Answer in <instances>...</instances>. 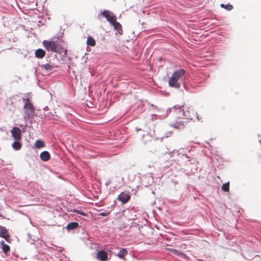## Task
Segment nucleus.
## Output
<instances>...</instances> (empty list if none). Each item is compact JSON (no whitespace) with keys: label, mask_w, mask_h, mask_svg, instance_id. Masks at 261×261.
<instances>
[{"label":"nucleus","mask_w":261,"mask_h":261,"mask_svg":"<svg viewBox=\"0 0 261 261\" xmlns=\"http://www.w3.org/2000/svg\"><path fill=\"white\" fill-rule=\"evenodd\" d=\"M178 113H181L182 115V119L186 120L188 122L189 120H193L194 117L197 116V114L192 109L189 107H185L179 105L174 106L173 107Z\"/></svg>","instance_id":"f257e3e1"},{"label":"nucleus","mask_w":261,"mask_h":261,"mask_svg":"<svg viewBox=\"0 0 261 261\" xmlns=\"http://www.w3.org/2000/svg\"><path fill=\"white\" fill-rule=\"evenodd\" d=\"M22 100L24 102L23 109L24 111L23 117L25 120H29L34 117L35 108L29 97L23 98Z\"/></svg>","instance_id":"f03ea898"},{"label":"nucleus","mask_w":261,"mask_h":261,"mask_svg":"<svg viewBox=\"0 0 261 261\" xmlns=\"http://www.w3.org/2000/svg\"><path fill=\"white\" fill-rule=\"evenodd\" d=\"M42 44L47 50L57 53L59 52L57 49L59 44L57 42L43 40Z\"/></svg>","instance_id":"7ed1b4c3"},{"label":"nucleus","mask_w":261,"mask_h":261,"mask_svg":"<svg viewBox=\"0 0 261 261\" xmlns=\"http://www.w3.org/2000/svg\"><path fill=\"white\" fill-rule=\"evenodd\" d=\"M168 85L169 87L174 88L176 89H180L182 90V88H186L184 82L181 83L180 81L176 79L173 76H171L169 80Z\"/></svg>","instance_id":"20e7f679"},{"label":"nucleus","mask_w":261,"mask_h":261,"mask_svg":"<svg viewBox=\"0 0 261 261\" xmlns=\"http://www.w3.org/2000/svg\"><path fill=\"white\" fill-rule=\"evenodd\" d=\"M102 15L106 18L107 20L111 24H112L116 21V17L110 11L106 10L101 12L98 15L99 17L100 15Z\"/></svg>","instance_id":"39448f33"},{"label":"nucleus","mask_w":261,"mask_h":261,"mask_svg":"<svg viewBox=\"0 0 261 261\" xmlns=\"http://www.w3.org/2000/svg\"><path fill=\"white\" fill-rule=\"evenodd\" d=\"M186 73V70L184 69H179L174 71L172 76L180 81L181 83L184 82L182 77Z\"/></svg>","instance_id":"423d86ee"},{"label":"nucleus","mask_w":261,"mask_h":261,"mask_svg":"<svg viewBox=\"0 0 261 261\" xmlns=\"http://www.w3.org/2000/svg\"><path fill=\"white\" fill-rule=\"evenodd\" d=\"M96 258L99 261H108L110 259L108 253L104 250H100L97 251Z\"/></svg>","instance_id":"0eeeda50"},{"label":"nucleus","mask_w":261,"mask_h":261,"mask_svg":"<svg viewBox=\"0 0 261 261\" xmlns=\"http://www.w3.org/2000/svg\"><path fill=\"white\" fill-rule=\"evenodd\" d=\"M12 136L16 140H20L21 138V132L18 127H14L11 130Z\"/></svg>","instance_id":"6e6552de"},{"label":"nucleus","mask_w":261,"mask_h":261,"mask_svg":"<svg viewBox=\"0 0 261 261\" xmlns=\"http://www.w3.org/2000/svg\"><path fill=\"white\" fill-rule=\"evenodd\" d=\"M130 196L129 194L121 192L118 196L117 199L120 201L122 203L125 204L128 202V201L130 199Z\"/></svg>","instance_id":"1a4fd4ad"},{"label":"nucleus","mask_w":261,"mask_h":261,"mask_svg":"<svg viewBox=\"0 0 261 261\" xmlns=\"http://www.w3.org/2000/svg\"><path fill=\"white\" fill-rule=\"evenodd\" d=\"M188 122L187 121L181 120L180 121H175L172 125V126L175 128L182 129L184 128L185 125Z\"/></svg>","instance_id":"9d476101"},{"label":"nucleus","mask_w":261,"mask_h":261,"mask_svg":"<svg viewBox=\"0 0 261 261\" xmlns=\"http://www.w3.org/2000/svg\"><path fill=\"white\" fill-rule=\"evenodd\" d=\"M79 226V224L76 222H72L67 224L66 226V229L70 231L77 228Z\"/></svg>","instance_id":"9b49d317"},{"label":"nucleus","mask_w":261,"mask_h":261,"mask_svg":"<svg viewBox=\"0 0 261 261\" xmlns=\"http://www.w3.org/2000/svg\"><path fill=\"white\" fill-rule=\"evenodd\" d=\"M40 158L43 161H47L50 158V154L47 151H43L40 154Z\"/></svg>","instance_id":"f8f14e48"},{"label":"nucleus","mask_w":261,"mask_h":261,"mask_svg":"<svg viewBox=\"0 0 261 261\" xmlns=\"http://www.w3.org/2000/svg\"><path fill=\"white\" fill-rule=\"evenodd\" d=\"M35 55L38 59H42L45 55V51L43 49L38 48L35 51Z\"/></svg>","instance_id":"ddd939ff"},{"label":"nucleus","mask_w":261,"mask_h":261,"mask_svg":"<svg viewBox=\"0 0 261 261\" xmlns=\"http://www.w3.org/2000/svg\"><path fill=\"white\" fill-rule=\"evenodd\" d=\"M112 25L114 27L115 30H116L118 33L120 35L122 34V26L119 22H117L116 20Z\"/></svg>","instance_id":"4468645a"},{"label":"nucleus","mask_w":261,"mask_h":261,"mask_svg":"<svg viewBox=\"0 0 261 261\" xmlns=\"http://www.w3.org/2000/svg\"><path fill=\"white\" fill-rule=\"evenodd\" d=\"M1 245L2 246V249L3 252L7 255L8 253L10 251V247L8 245L5 243L4 241H2L0 242Z\"/></svg>","instance_id":"2eb2a0df"},{"label":"nucleus","mask_w":261,"mask_h":261,"mask_svg":"<svg viewBox=\"0 0 261 261\" xmlns=\"http://www.w3.org/2000/svg\"><path fill=\"white\" fill-rule=\"evenodd\" d=\"M2 232V236H0V237L5 239L6 241L8 242L10 235L5 227L3 226Z\"/></svg>","instance_id":"dca6fc26"},{"label":"nucleus","mask_w":261,"mask_h":261,"mask_svg":"<svg viewBox=\"0 0 261 261\" xmlns=\"http://www.w3.org/2000/svg\"><path fill=\"white\" fill-rule=\"evenodd\" d=\"M12 147L15 150H19L22 147V144L19 140H14V141L12 144Z\"/></svg>","instance_id":"f3484780"},{"label":"nucleus","mask_w":261,"mask_h":261,"mask_svg":"<svg viewBox=\"0 0 261 261\" xmlns=\"http://www.w3.org/2000/svg\"><path fill=\"white\" fill-rule=\"evenodd\" d=\"M40 66L42 69H45L46 71H51L54 67L53 64H51L50 63L42 64Z\"/></svg>","instance_id":"a211bd4d"},{"label":"nucleus","mask_w":261,"mask_h":261,"mask_svg":"<svg viewBox=\"0 0 261 261\" xmlns=\"http://www.w3.org/2000/svg\"><path fill=\"white\" fill-rule=\"evenodd\" d=\"M127 254V251L126 248L121 249L117 254V256L120 258H123Z\"/></svg>","instance_id":"6ab92c4d"},{"label":"nucleus","mask_w":261,"mask_h":261,"mask_svg":"<svg viewBox=\"0 0 261 261\" xmlns=\"http://www.w3.org/2000/svg\"><path fill=\"white\" fill-rule=\"evenodd\" d=\"M95 41L91 36H88L87 40V44L88 46H94L95 45Z\"/></svg>","instance_id":"aec40b11"},{"label":"nucleus","mask_w":261,"mask_h":261,"mask_svg":"<svg viewBox=\"0 0 261 261\" xmlns=\"http://www.w3.org/2000/svg\"><path fill=\"white\" fill-rule=\"evenodd\" d=\"M44 146L45 143L41 140H37L35 143V147L38 149L41 148Z\"/></svg>","instance_id":"412c9836"},{"label":"nucleus","mask_w":261,"mask_h":261,"mask_svg":"<svg viewBox=\"0 0 261 261\" xmlns=\"http://www.w3.org/2000/svg\"><path fill=\"white\" fill-rule=\"evenodd\" d=\"M168 154L170 155L171 158H175L176 156L179 155L180 153L178 150H173V151L169 152Z\"/></svg>","instance_id":"4be33fe9"},{"label":"nucleus","mask_w":261,"mask_h":261,"mask_svg":"<svg viewBox=\"0 0 261 261\" xmlns=\"http://www.w3.org/2000/svg\"><path fill=\"white\" fill-rule=\"evenodd\" d=\"M27 240L31 244H33L35 242V239L32 238V236L30 233L27 234Z\"/></svg>","instance_id":"5701e85b"},{"label":"nucleus","mask_w":261,"mask_h":261,"mask_svg":"<svg viewBox=\"0 0 261 261\" xmlns=\"http://www.w3.org/2000/svg\"><path fill=\"white\" fill-rule=\"evenodd\" d=\"M222 190L224 192H228L229 190V182L224 184L222 187Z\"/></svg>","instance_id":"b1692460"},{"label":"nucleus","mask_w":261,"mask_h":261,"mask_svg":"<svg viewBox=\"0 0 261 261\" xmlns=\"http://www.w3.org/2000/svg\"><path fill=\"white\" fill-rule=\"evenodd\" d=\"M220 6H221V7H222L223 8H225V9H226L228 11H230L233 9L232 5H231L229 4H226V5H225L224 4H221Z\"/></svg>","instance_id":"393cba45"},{"label":"nucleus","mask_w":261,"mask_h":261,"mask_svg":"<svg viewBox=\"0 0 261 261\" xmlns=\"http://www.w3.org/2000/svg\"><path fill=\"white\" fill-rule=\"evenodd\" d=\"M70 211H72V212H75V213H77V214H80L82 216H87V214L81 210H76V209H73V210H71Z\"/></svg>","instance_id":"a878e982"},{"label":"nucleus","mask_w":261,"mask_h":261,"mask_svg":"<svg viewBox=\"0 0 261 261\" xmlns=\"http://www.w3.org/2000/svg\"><path fill=\"white\" fill-rule=\"evenodd\" d=\"M146 132H147V134L146 135H142V138H144L145 136H146L148 138L149 140H151L152 138V135L151 134V132L149 133L147 132V130H146Z\"/></svg>","instance_id":"bb28decb"},{"label":"nucleus","mask_w":261,"mask_h":261,"mask_svg":"<svg viewBox=\"0 0 261 261\" xmlns=\"http://www.w3.org/2000/svg\"><path fill=\"white\" fill-rule=\"evenodd\" d=\"M109 214H110V212L105 211V212L100 213L99 214V215L101 216L105 217V216L109 215Z\"/></svg>","instance_id":"cd10ccee"},{"label":"nucleus","mask_w":261,"mask_h":261,"mask_svg":"<svg viewBox=\"0 0 261 261\" xmlns=\"http://www.w3.org/2000/svg\"><path fill=\"white\" fill-rule=\"evenodd\" d=\"M55 116V114H53L51 112L47 113L46 117L49 119L51 120V117Z\"/></svg>","instance_id":"c85d7f7f"},{"label":"nucleus","mask_w":261,"mask_h":261,"mask_svg":"<svg viewBox=\"0 0 261 261\" xmlns=\"http://www.w3.org/2000/svg\"><path fill=\"white\" fill-rule=\"evenodd\" d=\"M56 112H55V114ZM58 116L55 114V116H53L52 118H51V120H57L58 119Z\"/></svg>","instance_id":"c756f323"},{"label":"nucleus","mask_w":261,"mask_h":261,"mask_svg":"<svg viewBox=\"0 0 261 261\" xmlns=\"http://www.w3.org/2000/svg\"><path fill=\"white\" fill-rule=\"evenodd\" d=\"M171 252L174 253L175 254H177L178 251L174 249H169Z\"/></svg>","instance_id":"7c9ffc66"},{"label":"nucleus","mask_w":261,"mask_h":261,"mask_svg":"<svg viewBox=\"0 0 261 261\" xmlns=\"http://www.w3.org/2000/svg\"><path fill=\"white\" fill-rule=\"evenodd\" d=\"M33 70L34 71V74L37 76V69L36 67H34L33 69Z\"/></svg>","instance_id":"2f4dec72"},{"label":"nucleus","mask_w":261,"mask_h":261,"mask_svg":"<svg viewBox=\"0 0 261 261\" xmlns=\"http://www.w3.org/2000/svg\"><path fill=\"white\" fill-rule=\"evenodd\" d=\"M151 106L154 108V109H156L157 111H160L161 110L158 109L155 106L153 105V104L151 105Z\"/></svg>","instance_id":"473e14b6"},{"label":"nucleus","mask_w":261,"mask_h":261,"mask_svg":"<svg viewBox=\"0 0 261 261\" xmlns=\"http://www.w3.org/2000/svg\"><path fill=\"white\" fill-rule=\"evenodd\" d=\"M170 112H171V110H170V109H168V110H167V111H166V114H166V115H167L168 113H170Z\"/></svg>","instance_id":"72a5a7b5"},{"label":"nucleus","mask_w":261,"mask_h":261,"mask_svg":"<svg viewBox=\"0 0 261 261\" xmlns=\"http://www.w3.org/2000/svg\"><path fill=\"white\" fill-rule=\"evenodd\" d=\"M2 228H3V226H0V236H2Z\"/></svg>","instance_id":"f704fd0d"},{"label":"nucleus","mask_w":261,"mask_h":261,"mask_svg":"<svg viewBox=\"0 0 261 261\" xmlns=\"http://www.w3.org/2000/svg\"><path fill=\"white\" fill-rule=\"evenodd\" d=\"M142 130V129H141V128H138V127H136V130L137 132H138V131H139V130Z\"/></svg>","instance_id":"c9c22d12"},{"label":"nucleus","mask_w":261,"mask_h":261,"mask_svg":"<svg viewBox=\"0 0 261 261\" xmlns=\"http://www.w3.org/2000/svg\"><path fill=\"white\" fill-rule=\"evenodd\" d=\"M157 116L156 115L152 114V115H151V120H153V117H154V116Z\"/></svg>","instance_id":"e433bc0d"},{"label":"nucleus","mask_w":261,"mask_h":261,"mask_svg":"<svg viewBox=\"0 0 261 261\" xmlns=\"http://www.w3.org/2000/svg\"><path fill=\"white\" fill-rule=\"evenodd\" d=\"M109 185V182H107L106 183V185Z\"/></svg>","instance_id":"4c0bfd02"},{"label":"nucleus","mask_w":261,"mask_h":261,"mask_svg":"<svg viewBox=\"0 0 261 261\" xmlns=\"http://www.w3.org/2000/svg\"><path fill=\"white\" fill-rule=\"evenodd\" d=\"M66 53H67V50H65V54H66Z\"/></svg>","instance_id":"58836bf2"},{"label":"nucleus","mask_w":261,"mask_h":261,"mask_svg":"<svg viewBox=\"0 0 261 261\" xmlns=\"http://www.w3.org/2000/svg\"><path fill=\"white\" fill-rule=\"evenodd\" d=\"M187 158H189V156L187 155H185Z\"/></svg>","instance_id":"ea45409f"},{"label":"nucleus","mask_w":261,"mask_h":261,"mask_svg":"<svg viewBox=\"0 0 261 261\" xmlns=\"http://www.w3.org/2000/svg\"><path fill=\"white\" fill-rule=\"evenodd\" d=\"M259 142H260V145H261V140H259Z\"/></svg>","instance_id":"a19ab883"}]
</instances>
